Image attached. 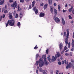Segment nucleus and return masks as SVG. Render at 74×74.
<instances>
[{"label": "nucleus", "mask_w": 74, "mask_h": 74, "mask_svg": "<svg viewBox=\"0 0 74 74\" xmlns=\"http://www.w3.org/2000/svg\"><path fill=\"white\" fill-rule=\"evenodd\" d=\"M38 63H39V66L40 67H41L44 65V62L42 58H40L38 61H36L35 63V65L36 66H38Z\"/></svg>", "instance_id": "f257e3e1"}, {"label": "nucleus", "mask_w": 74, "mask_h": 74, "mask_svg": "<svg viewBox=\"0 0 74 74\" xmlns=\"http://www.w3.org/2000/svg\"><path fill=\"white\" fill-rule=\"evenodd\" d=\"M57 54H55V57L53 56L52 57V60L51 59V58H50V56L49 55L47 57V59L49 62H50V63H51L52 62H55V60H56V59L57 58Z\"/></svg>", "instance_id": "f03ea898"}, {"label": "nucleus", "mask_w": 74, "mask_h": 74, "mask_svg": "<svg viewBox=\"0 0 74 74\" xmlns=\"http://www.w3.org/2000/svg\"><path fill=\"white\" fill-rule=\"evenodd\" d=\"M66 30L67 33L66 37L65 40V43L66 45H67L68 44V37L69 36V30L67 29Z\"/></svg>", "instance_id": "7ed1b4c3"}, {"label": "nucleus", "mask_w": 74, "mask_h": 74, "mask_svg": "<svg viewBox=\"0 0 74 74\" xmlns=\"http://www.w3.org/2000/svg\"><path fill=\"white\" fill-rule=\"evenodd\" d=\"M17 5V3H16V1L14 3L11 5V6L12 7H14L13 8L14 10L15 9V8H18V6L16 5Z\"/></svg>", "instance_id": "20e7f679"}, {"label": "nucleus", "mask_w": 74, "mask_h": 74, "mask_svg": "<svg viewBox=\"0 0 74 74\" xmlns=\"http://www.w3.org/2000/svg\"><path fill=\"white\" fill-rule=\"evenodd\" d=\"M15 24V20L13 19L11 20L10 21V22L9 23L10 26H14Z\"/></svg>", "instance_id": "39448f33"}, {"label": "nucleus", "mask_w": 74, "mask_h": 74, "mask_svg": "<svg viewBox=\"0 0 74 74\" xmlns=\"http://www.w3.org/2000/svg\"><path fill=\"white\" fill-rule=\"evenodd\" d=\"M54 20L57 23L60 22V19L58 17H56L54 19Z\"/></svg>", "instance_id": "423d86ee"}, {"label": "nucleus", "mask_w": 74, "mask_h": 74, "mask_svg": "<svg viewBox=\"0 0 74 74\" xmlns=\"http://www.w3.org/2000/svg\"><path fill=\"white\" fill-rule=\"evenodd\" d=\"M63 44L62 43H61L59 45V48H60V51H62V49L63 48Z\"/></svg>", "instance_id": "0eeeda50"}, {"label": "nucleus", "mask_w": 74, "mask_h": 74, "mask_svg": "<svg viewBox=\"0 0 74 74\" xmlns=\"http://www.w3.org/2000/svg\"><path fill=\"white\" fill-rule=\"evenodd\" d=\"M39 71L40 72H42L43 74H47V73H46V72H45V70H43L41 69H39Z\"/></svg>", "instance_id": "6e6552de"}, {"label": "nucleus", "mask_w": 74, "mask_h": 74, "mask_svg": "<svg viewBox=\"0 0 74 74\" xmlns=\"http://www.w3.org/2000/svg\"><path fill=\"white\" fill-rule=\"evenodd\" d=\"M45 15V14L44 13L41 12L39 14V16L41 18V17H43V16H44Z\"/></svg>", "instance_id": "1a4fd4ad"}, {"label": "nucleus", "mask_w": 74, "mask_h": 74, "mask_svg": "<svg viewBox=\"0 0 74 74\" xmlns=\"http://www.w3.org/2000/svg\"><path fill=\"white\" fill-rule=\"evenodd\" d=\"M64 63L66 64H68L69 62H68V61H67V62L66 61V60H64V61H62V64H64Z\"/></svg>", "instance_id": "9d476101"}, {"label": "nucleus", "mask_w": 74, "mask_h": 74, "mask_svg": "<svg viewBox=\"0 0 74 74\" xmlns=\"http://www.w3.org/2000/svg\"><path fill=\"white\" fill-rule=\"evenodd\" d=\"M62 23L63 25H65L66 22H65V21H64V18H62Z\"/></svg>", "instance_id": "9b49d317"}, {"label": "nucleus", "mask_w": 74, "mask_h": 74, "mask_svg": "<svg viewBox=\"0 0 74 74\" xmlns=\"http://www.w3.org/2000/svg\"><path fill=\"white\" fill-rule=\"evenodd\" d=\"M48 3H49V5H52V1L48 0Z\"/></svg>", "instance_id": "f8f14e48"}, {"label": "nucleus", "mask_w": 74, "mask_h": 74, "mask_svg": "<svg viewBox=\"0 0 74 74\" xmlns=\"http://www.w3.org/2000/svg\"><path fill=\"white\" fill-rule=\"evenodd\" d=\"M73 6H72L71 7V8L69 9V12H71V11L73 10Z\"/></svg>", "instance_id": "ddd939ff"}, {"label": "nucleus", "mask_w": 74, "mask_h": 74, "mask_svg": "<svg viewBox=\"0 0 74 74\" xmlns=\"http://www.w3.org/2000/svg\"><path fill=\"white\" fill-rule=\"evenodd\" d=\"M54 14L55 15H57L58 14V12H57V10L55 9H54Z\"/></svg>", "instance_id": "4468645a"}, {"label": "nucleus", "mask_w": 74, "mask_h": 74, "mask_svg": "<svg viewBox=\"0 0 74 74\" xmlns=\"http://www.w3.org/2000/svg\"><path fill=\"white\" fill-rule=\"evenodd\" d=\"M50 8V11L51 12L52 14H53V7L52 6H51Z\"/></svg>", "instance_id": "2eb2a0df"}, {"label": "nucleus", "mask_w": 74, "mask_h": 74, "mask_svg": "<svg viewBox=\"0 0 74 74\" xmlns=\"http://www.w3.org/2000/svg\"><path fill=\"white\" fill-rule=\"evenodd\" d=\"M47 6H48V4L46 3L44 5V10H45V9H47Z\"/></svg>", "instance_id": "dca6fc26"}, {"label": "nucleus", "mask_w": 74, "mask_h": 74, "mask_svg": "<svg viewBox=\"0 0 74 74\" xmlns=\"http://www.w3.org/2000/svg\"><path fill=\"white\" fill-rule=\"evenodd\" d=\"M35 4V1H34L32 3V6L33 7L34 6V5Z\"/></svg>", "instance_id": "f3484780"}, {"label": "nucleus", "mask_w": 74, "mask_h": 74, "mask_svg": "<svg viewBox=\"0 0 74 74\" xmlns=\"http://www.w3.org/2000/svg\"><path fill=\"white\" fill-rule=\"evenodd\" d=\"M72 47H74V40L73 39L72 40Z\"/></svg>", "instance_id": "a211bd4d"}, {"label": "nucleus", "mask_w": 74, "mask_h": 74, "mask_svg": "<svg viewBox=\"0 0 74 74\" xmlns=\"http://www.w3.org/2000/svg\"><path fill=\"white\" fill-rule=\"evenodd\" d=\"M4 1H1V2L0 3V5H3V4H4Z\"/></svg>", "instance_id": "6ab92c4d"}, {"label": "nucleus", "mask_w": 74, "mask_h": 74, "mask_svg": "<svg viewBox=\"0 0 74 74\" xmlns=\"http://www.w3.org/2000/svg\"><path fill=\"white\" fill-rule=\"evenodd\" d=\"M10 21L8 20V21L7 22V23L6 24V27H7V26H8V24L10 23Z\"/></svg>", "instance_id": "aec40b11"}, {"label": "nucleus", "mask_w": 74, "mask_h": 74, "mask_svg": "<svg viewBox=\"0 0 74 74\" xmlns=\"http://www.w3.org/2000/svg\"><path fill=\"white\" fill-rule=\"evenodd\" d=\"M10 19H11L12 18V15L10 14V13L9 14Z\"/></svg>", "instance_id": "412c9836"}, {"label": "nucleus", "mask_w": 74, "mask_h": 74, "mask_svg": "<svg viewBox=\"0 0 74 74\" xmlns=\"http://www.w3.org/2000/svg\"><path fill=\"white\" fill-rule=\"evenodd\" d=\"M71 68V66H70V65H67L66 66V69H68V68Z\"/></svg>", "instance_id": "4be33fe9"}, {"label": "nucleus", "mask_w": 74, "mask_h": 74, "mask_svg": "<svg viewBox=\"0 0 74 74\" xmlns=\"http://www.w3.org/2000/svg\"><path fill=\"white\" fill-rule=\"evenodd\" d=\"M49 64V62H48L46 61L45 62V66H48V65Z\"/></svg>", "instance_id": "5701e85b"}, {"label": "nucleus", "mask_w": 74, "mask_h": 74, "mask_svg": "<svg viewBox=\"0 0 74 74\" xmlns=\"http://www.w3.org/2000/svg\"><path fill=\"white\" fill-rule=\"evenodd\" d=\"M17 26L19 27V28H20V26H21V23L20 22H18L17 23Z\"/></svg>", "instance_id": "b1692460"}, {"label": "nucleus", "mask_w": 74, "mask_h": 74, "mask_svg": "<svg viewBox=\"0 0 74 74\" xmlns=\"http://www.w3.org/2000/svg\"><path fill=\"white\" fill-rule=\"evenodd\" d=\"M39 56V54H37L36 56V60H37V58H38V57Z\"/></svg>", "instance_id": "393cba45"}, {"label": "nucleus", "mask_w": 74, "mask_h": 74, "mask_svg": "<svg viewBox=\"0 0 74 74\" xmlns=\"http://www.w3.org/2000/svg\"><path fill=\"white\" fill-rule=\"evenodd\" d=\"M68 48H70V42H69L68 45Z\"/></svg>", "instance_id": "a878e982"}, {"label": "nucleus", "mask_w": 74, "mask_h": 74, "mask_svg": "<svg viewBox=\"0 0 74 74\" xmlns=\"http://www.w3.org/2000/svg\"><path fill=\"white\" fill-rule=\"evenodd\" d=\"M35 12L36 14H38V9H37L36 10H35Z\"/></svg>", "instance_id": "bb28decb"}, {"label": "nucleus", "mask_w": 74, "mask_h": 74, "mask_svg": "<svg viewBox=\"0 0 74 74\" xmlns=\"http://www.w3.org/2000/svg\"><path fill=\"white\" fill-rule=\"evenodd\" d=\"M46 52L47 54H48V52H49V49H47L46 51Z\"/></svg>", "instance_id": "cd10ccee"}, {"label": "nucleus", "mask_w": 74, "mask_h": 74, "mask_svg": "<svg viewBox=\"0 0 74 74\" xmlns=\"http://www.w3.org/2000/svg\"><path fill=\"white\" fill-rule=\"evenodd\" d=\"M19 8H20V7H19V5H18V11H21V10H19Z\"/></svg>", "instance_id": "c85d7f7f"}, {"label": "nucleus", "mask_w": 74, "mask_h": 74, "mask_svg": "<svg viewBox=\"0 0 74 74\" xmlns=\"http://www.w3.org/2000/svg\"><path fill=\"white\" fill-rule=\"evenodd\" d=\"M57 57L58 58H59V56H60L61 55H60V54L59 53H57Z\"/></svg>", "instance_id": "c756f323"}, {"label": "nucleus", "mask_w": 74, "mask_h": 74, "mask_svg": "<svg viewBox=\"0 0 74 74\" xmlns=\"http://www.w3.org/2000/svg\"><path fill=\"white\" fill-rule=\"evenodd\" d=\"M8 12L7 10H5L4 11V13H5V14H6V13H8Z\"/></svg>", "instance_id": "7c9ffc66"}, {"label": "nucleus", "mask_w": 74, "mask_h": 74, "mask_svg": "<svg viewBox=\"0 0 74 74\" xmlns=\"http://www.w3.org/2000/svg\"><path fill=\"white\" fill-rule=\"evenodd\" d=\"M38 48V47H37V45H36L34 48V49H37Z\"/></svg>", "instance_id": "2f4dec72"}, {"label": "nucleus", "mask_w": 74, "mask_h": 74, "mask_svg": "<svg viewBox=\"0 0 74 74\" xmlns=\"http://www.w3.org/2000/svg\"><path fill=\"white\" fill-rule=\"evenodd\" d=\"M42 59H45V58H46V56H45V55H43L42 56Z\"/></svg>", "instance_id": "473e14b6"}, {"label": "nucleus", "mask_w": 74, "mask_h": 74, "mask_svg": "<svg viewBox=\"0 0 74 74\" xmlns=\"http://www.w3.org/2000/svg\"><path fill=\"white\" fill-rule=\"evenodd\" d=\"M58 64L59 65H61L62 64V62L60 61L58 62Z\"/></svg>", "instance_id": "72a5a7b5"}, {"label": "nucleus", "mask_w": 74, "mask_h": 74, "mask_svg": "<svg viewBox=\"0 0 74 74\" xmlns=\"http://www.w3.org/2000/svg\"><path fill=\"white\" fill-rule=\"evenodd\" d=\"M20 3H24V0H20Z\"/></svg>", "instance_id": "f704fd0d"}, {"label": "nucleus", "mask_w": 74, "mask_h": 74, "mask_svg": "<svg viewBox=\"0 0 74 74\" xmlns=\"http://www.w3.org/2000/svg\"><path fill=\"white\" fill-rule=\"evenodd\" d=\"M58 9L59 10V11H60V5H59L58 6Z\"/></svg>", "instance_id": "c9c22d12"}, {"label": "nucleus", "mask_w": 74, "mask_h": 74, "mask_svg": "<svg viewBox=\"0 0 74 74\" xmlns=\"http://www.w3.org/2000/svg\"><path fill=\"white\" fill-rule=\"evenodd\" d=\"M72 49H71V51H74V47H72Z\"/></svg>", "instance_id": "e433bc0d"}, {"label": "nucleus", "mask_w": 74, "mask_h": 74, "mask_svg": "<svg viewBox=\"0 0 74 74\" xmlns=\"http://www.w3.org/2000/svg\"><path fill=\"white\" fill-rule=\"evenodd\" d=\"M36 7H34L33 8V10H34V11H36Z\"/></svg>", "instance_id": "4c0bfd02"}, {"label": "nucleus", "mask_w": 74, "mask_h": 74, "mask_svg": "<svg viewBox=\"0 0 74 74\" xmlns=\"http://www.w3.org/2000/svg\"><path fill=\"white\" fill-rule=\"evenodd\" d=\"M64 37H66V32H64Z\"/></svg>", "instance_id": "58836bf2"}, {"label": "nucleus", "mask_w": 74, "mask_h": 74, "mask_svg": "<svg viewBox=\"0 0 74 74\" xmlns=\"http://www.w3.org/2000/svg\"><path fill=\"white\" fill-rule=\"evenodd\" d=\"M67 47H66V46H65L64 47V51H66V50L67 49Z\"/></svg>", "instance_id": "ea45409f"}, {"label": "nucleus", "mask_w": 74, "mask_h": 74, "mask_svg": "<svg viewBox=\"0 0 74 74\" xmlns=\"http://www.w3.org/2000/svg\"><path fill=\"white\" fill-rule=\"evenodd\" d=\"M18 17V14H16V15L15 18H17Z\"/></svg>", "instance_id": "a19ab883"}, {"label": "nucleus", "mask_w": 74, "mask_h": 74, "mask_svg": "<svg viewBox=\"0 0 74 74\" xmlns=\"http://www.w3.org/2000/svg\"><path fill=\"white\" fill-rule=\"evenodd\" d=\"M69 19H73V17H71L70 15H69Z\"/></svg>", "instance_id": "79ce46f5"}, {"label": "nucleus", "mask_w": 74, "mask_h": 74, "mask_svg": "<svg viewBox=\"0 0 74 74\" xmlns=\"http://www.w3.org/2000/svg\"><path fill=\"white\" fill-rule=\"evenodd\" d=\"M29 9H31L32 8V6L31 5H29Z\"/></svg>", "instance_id": "37998d69"}, {"label": "nucleus", "mask_w": 74, "mask_h": 74, "mask_svg": "<svg viewBox=\"0 0 74 74\" xmlns=\"http://www.w3.org/2000/svg\"><path fill=\"white\" fill-rule=\"evenodd\" d=\"M40 5L42 7V6H43V5H44V3H40Z\"/></svg>", "instance_id": "c03bdc74"}, {"label": "nucleus", "mask_w": 74, "mask_h": 74, "mask_svg": "<svg viewBox=\"0 0 74 74\" xmlns=\"http://www.w3.org/2000/svg\"><path fill=\"white\" fill-rule=\"evenodd\" d=\"M64 50L62 51V52H61V54H63V53H64Z\"/></svg>", "instance_id": "a18cd8bd"}, {"label": "nucleus", "mask_w": 74, "mask_h": 74, "mask_svg": "<svg viewBox=\"0 0 74 74\" xmlns=\"http://www.w3.org/2000/svg\"><path fill=\"white\" fill-rule=\"evenodd\" d=\"M65 55L66 56H68L69 55V54H68L67 53H66Z\"/></svg>", "instance_id": "49530a36"}, {"label": "nucleus", "mask_w": 74, "mask_h": 74, "mask_svg": "<svg viewBox=\"0 0 74 74\" xmlns=\"http://www.w3.org/2000/svg\"><path fill=\"white\" fill-rule=\"evenodd\" d=\"M10 3H12V2H13V0H9Z\"/></svg>", "instance_id": "de8ad7c7"}, {"label": "nucleus", "mask_w": 74, "mask_h": 74, "mask_svg": "<svg viewBox=\"0 0 74 74\" xmlns=\"http://www.w3.org/2000/svg\"><path fill=\"white\" fill-rule=\"evenodd\" d=\"M71 62L72 63H74V60L72 59L71 60Z\"/></svg>", "instance_id": "09e8293b"}, {"label": "nucleus", "mask_w": 74, "mask_h": 74, "mask_svg": "<svg viewBox=\"0 0 74 74\" xmlns=\"http://www.w3.org/2000/svg\"><path fill=\"white\" fill-rule=\"evenodd\" d=\"M2 18H5V14H3V16H2Z\"/></svg>", "instance_id": "8fccbe9b"}, {"label": "nucleus", "mask_w": 74, "mask_h": 74, "mask_svg": "<svg viewBox=\"0 0 74 74\" xmlns=\"http://www.w3.org/2000/svg\"><path fill=\"white\" fill-rule=\"evenodd\" d=\"M44 59V61L45 62H47V58H45Z\"/></svg>", "instance_id": "3c124183"}, {"label": "nucleus", "mask_w": 74, "mask_h": 74, "mask_svg": "<svg viewBox=\"0 0 74 74\" xmlns=\"http://www.w3.org/2000/svg\"><path fill=\"white\" fill-rule=\"evenodd\" d=\"M56 15H55L53 17V19H55V18H56Z\"/></svg>", "instance_id": "603ef678"}, {"label": "nucleus", "mask_w": 74, "mask_h": 74, "mask_svg": "<svg viewBox=\"0 0 74 74\" xmlns=\"http://www.w3.org/2000/svg\"><path fill=\"white\" fill-rule=\"evenodd\" d=\"M36 73L37 74H38V70H36Z\"/></svg>", "instance_id": "864d4df0"}, {"label": "nucleus", "mask_w": 74, "mask_h": 74, "mask_svg": "<svg viewBox=\"0 0 74 74\" xmlns=\"http://www.w3.org/2000/svg\"><path fill=\"white\" fill-rule=\"evenodd\" d=\"M68 5H67V4H66L65 5V7H67V6Z\"/></svg>", "instance_id": "5fc2aeb1"}, {"label": "nucleus", "mask_w": 74, "mask_h": 74, "mask_svg": "<svg viewBox=\"0 0 74 74\" xmlns=\"http://www.w3.org/2000/svg\"><path fill=\"white\" fill-rule=\"evenodd\" d=\"M54 6H56V3H54Z\"/></svg>", "instance_id": "6e6d98bb"}, {"label": "nucleus", "mask_w": 74, "mask_h": 74, "mask_svg": "<svg viewBox=\"0 0 74 74\" xmlns=\"http://www.w3.org/2000/svg\"><path fill=\"white\" fill-rule=\"evenodd\" d=\"M72 13L74 14V9L73 10Z\"/></svg>", "instance_id": "4d7b16f0"}, {"label": "nucleus", "mask_w": 74, "mask_h": 74, "mask_svg": "<svg viewBox=\"0 0 74 74\" xmlns=\"http://www.w3.org/2000/svg\"><path fill=\"white\" fill-rule=\"evenodd\" d=\"M73 38H74V32L73 33Z\"/></svg>", "instance_id": "13d9d810"}, {"label": "nucleus", "mask_w": 74, "mask_h": 74, "mask_svg": "<svg viewBox=\"0 0 74 74\" xmlns=\"http://www.w3.org/2000/svg\"><path fill=\"white\" fill-rule=\"evenodd\" d=\"M62 11L63 12H64L66 11V10H63Z\"/></svg>", "instance_id": "bf43d9fd"}, {"label": "nucleus", "mask_w": 74, "mask_h": 74, "mask_svg": "<svg viewBox=\"0 0 74 74\" xmlns=\"http://www.w3.org/2000/svg\"><path fill=\"white\" fill-rule=\"evenodd\" d=\"M68 51H69V50H67L65 51V52H67Z\"/></svg>", "instance_id": "052dcab7"}, {"label": "nucleus", "mask_w": 74, "mask_h": 74, "mask_svg": "<svg viewBox=\"0 0 74 74\" xmlns=\"http://www.w3.org/2000/svg\"><path fill=\"white\" fill-rule=\"evenodd\" d=\"M74 23V21H72L71 22V23Z\"/></svg>", "instance_id": "680f3d73"}, {"label": "nucleus", "mask_w": 74, "mask_h": 74, "mask_svg": "<svg viewBox=\"0 0 74 74\" xmlns=\"http://www.w3.org/2000/svg\"><path fill=\"white\" fill-rule=\"evenodd\" d=\"M1 8H0V13L1 12Z\"/></svg>", "instance_id": "e2e57ef3"}, {"label": "nucleus", "mask_w": 74, "mask_h": 74, "mask_svg": "<svg viewBox=\"0 0 74 74\" xmlns=\"http://www.w3.org/2000/svg\"><path fill=\"white\" fill-rule=\"evenodd\" d=\"M73 65H74V64L73 63L71 64V66H73Z\"/></svg>", "instance_id": "0e129e2a"}, {"label": "nucleus", "mask_w": 74, "mask_h": 74, "mask_svg": "<svg viewBox=\"0 0 74 74\" xmlns=\"http://www.w3.org/2000/svg\"><path fill=\"white\" fill-rule=\"evenodd\" d=\"M71 67H72V69H74V66H71Z\"/></svg>", "instance_id": "69168bd1"}, {"label": "nucleus", "mask_w": 74, "mask_h": 74, "mask_svg": "<svg viewBox=\"0 0 74 74\" xmlns=\"http://www.w3.org/2000/svg\"><path fill=\"white\" fill-rule=\"evenodd\" d=\"M27 2L29 1V0H25Z\"/></svg>", "instance_id": "338daca9"}, {"label": "nucleus", "mask_w": 74, "mask_h": 74, "mask_svg": "<svg viewBox=\"0 0 74 74\" xmlns=\"http://www.w3.org/2000/svg\"><path fill=\"white\" fill-rule=\"evenodd\" d=\"M5 8H7V5H5Z\"/></svg>", "instance_id": "774afa93"}]
</instances>
